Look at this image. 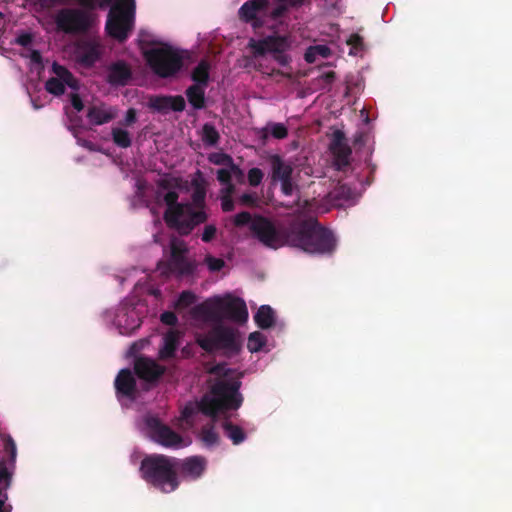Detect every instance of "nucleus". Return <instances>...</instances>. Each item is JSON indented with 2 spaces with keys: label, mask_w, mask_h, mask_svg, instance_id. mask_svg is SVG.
I'll use <instances>...</instances> for the list:
<instances>
[{
  "label": "nucleus",
  "mask_w": 512,
  "mask_h": 512,
  "mask_svg": "<svg viewBox=\"0 0 512 512\" xmlns=\"http://www.w3.org/2000/svg\"><path fill=\"white\" fill-rule=\"evenodd\" d=\"M137 121V111L134 108H129L126 112L122 125L132 126Z\"/></svg>",
  "instance_id": "52"
},
{
  "label": "nucleus",
  "mask_w": 512,
  "mask_h": 512,
  "mask_svg": "<svg viewBox=\"0 0 512 512\" xmlns=\"http://www.w3.org/2000/svg\"><path fill=\"white\" fill-rule=\"evenodd\" d=\"M209 161L215 165H224L229 166L232 169L233 173L237 177L243 176L242 170L236 165L233 161V158L226 153H211L208 157Z\"/></svg>",
  "instance_id": "32"
},
{
  "label": "nucleus",
  "mask_w": 512,
  "mask_h": 512,
  "mask_svg": "<svg viewBox=\"0 0 512 512\" xmlns=\"http://www.w3.org/2000/svg\"><path fill=\"white\" fill-rule=\"evenodd\" d=\"M255 134L263 145L268 141L269 134L275 139H284L288 136V129L283 123L268 122L266 127L256 128Z\"/></svg>",
  "instance_id": "23"
},
{
  "label": "nucleus",
  "mask_w": 512,
  "mask_h": 512,
  "mask_svg": "<svg viewBox=\"0 0 512 512\" xmlns=\"http://www.w3.org/2000/svg\"><path fill=\"white\" fill-rule=\"evenodd\" d=\"M145 424L150 438L157 444L173 449L183 446L182 436L164 424L159 418L148 416L145 419Z\"/></svg>",
  "instance_id": "11"
},
{
  "label": "nucleus",
  "mask_w": 512,
  "mask_h": 512,
  "mask_svg": "<svg viewBox=\"0 0 512 512\" xmlns=\"http://www.w3.org/2000/svg\"><path fill=\"white\" fill-rule=\"evenodd\" d=\"M222 428L225 432V435L232 441L234 445H239L245 441L246 433L240 426L233 424L229 420H225L222 423Z\"/></svg>",
  "instance_id": "31"
},
{
  "label": "nucleus",
  "mask_w": 512,
  "mask_h": 512,
  "mask_svg": "<svg viewBox=\"0 0 512 512\" xmlns=\"http://www.w3.org/2000/svg\"><path fill=\"white\" fill-rule=\"evenodd\" d=\"M179 459L164 454L146 455L140 464L142 479L162 493L174 492L180 485L177 465Z\"/></svg>",
  "instance_id": "4"
},
{
  "label": "nucleus",
  "mask_w": 512,
  "mask_h": 512,
  "mask_svg": "<svg viewBox=\"0 0 512 512\" xmlns=\"http://www.w3.org/2000/svg\"><path fill=\"white\" fill-rule=\"evenodd\" d=\"M148 106L150 109L166 114L170 110L175 112H182L186 107V102L183 96L176 95H160L152 96L149 99Z\"/></svg>",
  "instance_id": "16"
},
{
  "label": "nucleus",
  "mask_w": 512,
  "mask_h": 512,
  "mask_svg": "<svg viewBox=\"0 0 512 512\" xmlns=\"http://www.w3.org/2000/svg\"><path fill=\"white\" fill-rule=\"evenodd\" d=\"M273 8L266 14L273 21H278L285 16L290 9L289 3H273Z\"/></svg>",
  "instance_id": "38"
},
{
  "label": "nucleus",
  "mask_w": 512,
  "mask_h": 512,
  "mask_svg": "<svg viewBox=\"0 0 512 512\" xmlns=\"http://www.w3.org/2000/svg\"><path fill=\"white\" fill-rule=\"evenodd\" d=\"M249 47L253 49L254 54L263 56L267 52H285L290 47V39L287 35H269L260 40L251 39L249 41Z\"/></svg>",
  "instance_id": "12"
},
{
  "label": "nucleus",
  "mask_w": 512,
  "mask_h": 512,
  "mask_svg": "<svg viewBox=\"0 0 512 512\" xmlns=\"http://www.w3.org/2000/svg\"><path fill=\"white\" fill-rule=\"evenodd\" d=\"M30 59L33 63L42 64V55L38 50H32Z\"/></svg>",
  "instance_id": "60"
},
{
  "label": "nucleus",
  "mask_w": 512,
  "mask_h": 512,
  "mask_svg": "<svg viewBox=\"0 0 512 512\" xmlns=\"http://www.w3.org/2000/svg\"><path fill=\"white\" fill-rule=\"evenodd\" d=\"M290 246L311 254H331L336 247L333 233L317 220L300 216L291 218Z\"/></svg>",
  "instance_id": "3"
},
{
  "label": "nucleus",
  "mask_w": 512,
  "mask_h": 512,
  "mask_svg": "<svg viewBox=\"0 0 512 512\" xmlns=\"http://www.w3.org/2000/svg\"><path fill=\"white\" fill-rule=\"evenodd\" d=\"M239 200L243 205L253 206L256 204L257 198L252 193H244L240 196Z\"/></svg>",
  "instance_id": "54"
},
{
  "label": "nucleus",
  "mask_w": 512,
  "mask_h": 512,
  "mask_svg": "<svg viewBox=\"0 0 512 512\" xmlns=\"http://www.w3.org/2000/svg\"><path fill=\"white\" fill-rule=\"evenodd\" d=\"M249 23H251L254 29H259L263 26V21L258 16H256V19H253Z\"/></svg>",
  "instance_id": "61"
},
{
  "label": "nucleus",
  "mask_w": 512,
  "mask_h": 512,
  "mask_svg": "<svg viewBox=\"0 0 512 512\" xmlns=\"http://www.w3.org/2000/svg\"><path fill=\"white\" fill-rule=\"evenodd\" d=\"M158 187L167 190L163 196L166 204L163 218L169 228L182 236H187L196 226L207 221L208 215L205 211H194L192 204L178 202L179 194L172 189L174 187L172 180L161 179Z\"/></svg>",
  "instance_id": "2"
},
{
  "label": "nucleus",
  "mask_w": 512,
  "mask_h": 512,
  "mask_svg": "<svg viewBox=\"0 0 512 512\" xmlns=\"http://www.w3.org/2000/svg\"><path fill=\"white\" fill-rule=\"evenodd\" d=\"M144 57L151 70L161 78L176 75L183 67V57L169 45L148 49Z\"/></svg>",
  "instance_id": "10"
},
{
  "label": "nucleus",
  "mask_w": 512,
  "mask_h": 512,
  "mask_svg": "<svg viewBox=\"0 0 512 512\" xmlns=\"http://www.w3.org/2000/svg\"><path fill=\"white\" fill-rule=\"evenodd\" d=\"M216 233H217V228L215 225H212V224L206 225L204 227L201 239L203 242L209 243L215 238Z\"/></svg>",
  "instance_id": "45"
},
{
  "label": "nucleus",
  "mask_w": 512,
  "mask_h": 512,
  "mask_svg": "<svg viewBox=\"0 0 512 512\" xmlns=\"http://www.w3.org/2000/svg\"><path fill=\"white\" fill-rule=\"evenodd\" d=\"M111 136L114 144L120 148H128L132 144V138L130 133L122 128H112Z\"/></svg>",
  "instance_id": "35"
},
{
  "label": "nucleus",
  "mask_w": 512,
  "mask_h": 512,
  "mask_svg": "<svg viewBox=\"0 0 512 512\" xmlns=\"http://www.w3.org/2000/svg\"><path fill=\"white\" fill-rule=\"evenodd\" d=\"M160 320L163 324L169 326H175L178 322V318L174 312L165 311L161 314Z\"/></svg>",
  "instance_id": "49"
},
{
  "label": "nucleus",
  "mask_w": 512,
  "mask_h": 512,
  "mask_svg": "<svg viewBox=\"0 0 512 512\" xmlns=\"http://www.w3.org/2000/svg\"><path fill=\"white\" fill-rule=\"evenodd\" d=\"M76 51L79 62L85 66L94 65L100 58V45L93 40L80 42Z\"/></svg>",
  "instance_id": "20"
},
{
  "label": "nucleus",
  "mask_w": 512,
  "mask_h": 512,
  "mask_svg": "<svg viewBox=\"0 0 512 512\" xmlns=\"http://www.w3.org/2000/svg\"><path fill=\"white\" fill-rule=\"evenodd\" d=\"M305 1L306 0H290L289 6H290V8L301 7L302 5H304Z\"/></svg>",
  "instance_id": "62"
},
{
  "label": "nucleus",
  "mask_w": 512,
  "mask_h": 512,
  "mask_svg": "<svg viewBox=\"0 0 512 512\" xmlns=\"http://www.w3.org/2000/svg\"><path fill=\"white\" fill-rule=\"evenodd\" d=\"M10 445H11L12 456L15 457L16 447H15V444H14V442L12 440L10 441Z\"/></svg>",
  "instance_id": "64"
},
{
  "label": "nucleus",
  "mask_w": 512,
  "mask_h": 512,
  "mask_svg": "<svg viewBox=\"0 0 512 512\" xmlns=\"http://www.w3.org/2000/svg\"><path fill=\"white\" fill-rule=\"evenodd\" d=\"M346 43L351 47V55H356L357 53L363 51L364 49L363 37L360 36L358 33L351 34L347 39Z\"/></svg>",
  "instance_id": "39"
},
{
  "label": "nucleus",
  "mask_w": 512,
  "mask_h": 512,
  "mask_svg": "<svg viewBox=\"0 0 512 512\" xmlns=\"http://www.w3.org/2000/svg\"><path fill=\"white\" fill-rule=\"evenodd\" d=\"M205 263L207 264L209 270L212 272L220 271L225 265V262L223 259L216 258L211 255H207L205 257Z\"/></svg>",
  "instance_id": "42"
},
{
  "label": "nucleus",
  "mask_w": 512,
  "mask_h": 512,
  "mask_svg": "<svg viewBox=\"0 0 512 512\" xmlns=\"http://www.w3.org/2000/svg\"><path fill=\"white\" fill-rule=\"evenodd\" d=\"M11 474L4 463H0V485L4 483V489H7L10 485Z\"/></svg>",
  "instance_id": "50"
},
{
  "label": "nucleus",
  "mask_w": 512,
  "mask_h": 512,
  "mask_svg": "<svg viewBox=\"0 0 512 512\" xmlns=\"http://www.w3.org/2000/svg\"><path fill=\"white\" fill-rule=\"evenodd\" d=\"M192 315L195 318L216 323L224 319L242 323L248 318V310L243 299L226 294L223 297L209 298L196 305L192 309Z\"/></svg>",
  "instance_id": "5"
},
{
  "label": "nucleus",
  "mask_w": 512,
  "mask_h": 512,
  "mask_svg": "<svg viewBox=\"0 0 512 512\" xmlns=\"http://www.w3.org/2000/svg\"><path fill=\"white\" fill-rule=\"evenodd\" d=\"M135 0H117L110 7L105 30L113 39L124 42L134 28Z\"/></svg>",
  "instance_id": "8"
},
{
  "label": "nucleus",
  "mask_w": 512,
  "mask_h": 512,
  "mask_svg": "<svg viewBox=\"0 0 512 512\" xmlns=\"http://www.w3.org/2000/svg\"><path fill=\"white\" fill-rule=\"evenodd\" d=\"M221 208L224 212H230L234 209V201L229 195H221Z\"/></svg>",
  "instance_id": "53"
},
{
  "label": "nucleus",
  "mask_w": 512,
  "mask_h": 512,
  "mask_svg": "<svg viewBox=\"0 0 512 512\" xmlns=\"http://www.w3.org/2000/svg\"><path fill=\"white\" fill-rule=\"evenodd\" d=\"M263 177L264 174L259 168H251L248 171V182L253 187L258 186L262 182Z\"/></svg>",
  "instance_id": "43"
},
{
  "label": "nucleus",
  "mask_w": 512,
  "mask_h": 512,
  "mask_svg": "<svg viewBox=\"0 0 512 512\" xmlns=\"http://www.w3.org/2000/svg\"><path fill=\"white\" fill-rule=\"evenodd\" d=\"M132 77L130 66L124 61L112 63L108 68L107 81L114 86H124Z\"/></svg>",
  "instance_id": "21"
},
{
  "label": "nucleus",
  "mask_w": 512,
  "mask_h": 512,
  "mask_svg": "<svg viewBox=\"0 0 512 512\" xmlns=\"http://www.w3.org/2000/svg\"><path fill=\"white\" fill-rule=\"evenodd\" d=\"M72 107L77 111L81 112L84 109V103L78 93H71L69 95Z\"/></svg>",
  "instance_id": "51"
},
{
  "label": "nucleus",
  "mask_w": 512,
  "mask_h": 512,
  "mask_svg": "<svg viewBox=\"0 0 512 512\" xmlns=\"http://www.w3.org/2000/svg\"><path fill=\"white\" fill-rule=\"evenodd\" d=\"M134 371L138 378L148 383H156L164 375L166 368L149 357L138 356L134 360Z\"/></svg>",
  "instance_id": "14"
},
{
  "label": "nucleus",
  "mask_w": 512,
  "mask_h": 512,
  "mask_svg": "<svg viewBox=\"0 0 512 512\" xmlns=\"http://www.w3.org/2000/svg\"><path fill=\"white\" fill-rule=\"evenodd\" d=\"M330 150L333 155L335 168L339 171H344L350 165L352 150L347 143L345 133L343 131H334Z\"/></svg>",
  "instance_id": "13"
},
{
  "label": "nucleus",
  "mask_w": 512,
  "mask_h": 512,
  "mask_svg": "<svg viewBox=\"0 0 512 512\" xmlns=\"http://www.w3.org/2000/svg\"><path fill=\"white\" fill-rule=\"evenodd\" d=\"M266 344V337L259 331L252 332L248 337L247 348L250 352H259Z\"/></svg>",
  "instance_id": "36"
},
{
  "label": "nucleus",
  "mask_w": 512,
  "mask_h": 512,
  "mask_svg": "<svg viewBox=\"0 0 512 512\" xmlns=\"http://www.w3.org/2000/svg\"><path fill=\"white\" fill-rule=\"evenodd\" d=\"M117 398L135 399L137 393L136 379L130 369H121L114 381Z\"/></svg>",
  "instance_id": "17"
},
{
  "label": "nucleus",
  "mask_w": 512,
  "mask_h": 512,
  "mask_svg": "<svg viewBox=\"0 0 512 512\" xmlns=\"http://www.w3.org/2000/svg\"><path fill=\"white\" fill-rule=\"evenodd\" d=\"M200 137L202 142L209 147L216 146L220 140V134L212 123H205L202 126Z\"/></svg>",
  "instance_id": "34"
},
{
  "label": "nucleus",
  "mask_w": 512,
  "mask_h": 512,
  "mask_svg": "<svg viewBox=\"0 0 512 512\" xmlns=\"http://www.w3.org/2000/svg\"><path fill=\"white\" fill-rule=\"evenodd\" d=\"M199 438L206 447L217 446L220 442L219 434L216 432L213 423L202 426Z\"/></svg>",
  "instance_id": "33"
},
{
  "label": "nucleus",
  "mask_w": 512,
  "mask_h": 512,
  "mask_svg": "<svg viewBox=\"0 0 512 512\" xmlns=\"http://www.w3.org/2000/svg\"><path fill=\"white\" fill-rule=\"evenodd\" d=\"M84 9L62 8L55 16V24L59 31L66 34L86 33L93 26L95 8H106L112 0H77Z\"/></svg>",
  "instance_id": "6"
},
{
  "label": "nucleus",
  "mask_w": 512,
  "mask_h": 512,
  "mask_svg": "<svg viewBox=\"0 0 512 512\" xmlns=\"http://www.w3.org/2000/svg\"><path fill=\"white\" fill-rule=\"evenodd\" d=\"M193 191L191 194L192 208L194 211H205L206 207V188L204 184L198 180L192 181Z\"/></svg>",
  "instance_id": "25"
},
{
  "label": "nucleus",
  "mask_w": 512,
  "mask_h": 512,
  "mask_svg": "<svg viewBox=\"0 0 512 512\" xmlns=\"http://www.w3.org/2000/svg\"><path fill=\"white\" fill-rule=\"evenodd\" d=\"M196 301V296L191 291H183L180 293L177 301H176V308L178 309H185L190 307L192 304H194Z\"/></svg>",
  "instance_id": "40"
},
{
  "label": "nucleus",
  "mask_w": 512,
  "mask_h": 512,
  "mask_svg": "<svg viewBox=\"0 0 512 512\" xmlns=\"http://www.w3.org/2000/svg\"><path fill=\"white\" fill-rule=\"evenodd\" d=\"M320 78L326 83V84H332V82L335 80L336 78V74L334 71H327L325 73H323Z\"/></svg>",
  "instance_id": "59"
},
{
  "label": "nucleus",
  "mask_w": 512,
  "mask_h": 512,
  "mask_svg": "<svg viewBox=\"0 0 512 512\" xmlns=\"http://www.w3.org/2000/svg\"><path fill=\"white\" fill-rule=\"evenodd\" d=\"M273 57H274L275 61H277L282 66L288 65L291 60L290 57L285 54V52L273 53Z\"/></svg>",
  "instance_id": "55"
},
{
  "label": "nucleus",
  "mask_w": 512,
  "mask_h": 512,
  "mask_svg": "<svg viewBox=\"0 0 512 512\" xmlns=\"http://www.w3.org/2000/svg\"><path fill=\"white\" fill-rule=\"evenodd\" d=\"M281 183V192L285 196H291L294 190L297 188V185L293 182L292 177L290 179H286L280 181Z\"/></svg>",
  "instance_id": "46"
},
{
  "label": "nucleus",
  "mask_w": 512,
  "mask_h": 512,
  "mask_svg": "<svg viewBox=\"0 0 512 512\" xmlns=\"http://www.w3.org/2000/svg\"><path fill=\"white\" fill-rule=\"evenodd\" d=\"M210 64L207 60L202 59L198 65L193 69L191 79L202 87H207L210 79Z\"/></svg>",
  "instance_id": "30"
},
{
  "label": "nucleus",
  "mask_w": 512,
  "mask_h": 512,
  "mask_svg": "<svg viewBox=\"0 0 512 512\" xmlns=\"http://www.w3.org/2000/svg\"><path fill=\"white\" fill-rule=\"evenodd\" d=\"M318 55L316 53V51L314 50V46H311L309 47L305 54H304V59L307 63H314L317 59Z\"/></svg>",
  "instance_id": "56"
},
{
  "label": "nucleus",
  "mask_w": 512,
  "mask_h": 512,
  "mask_svg": "<svg viewBox=\"0 0 512 512\" xmlns=\"http://www.w3.org/2000/svg\"><path fill=\"white\" fill-rule=\"evenodd\" d=\"M32 42H33V35L29 32H23V33L19 34L15 39V43L22 47H28L32 44Z\"/></svg>",
  "instance_id": "47"
},
{
  "label": "nucleus",
  "mask_w": 512,
  "mask_h": 512,
  "mask_svg": "<svg viewBox=\"0 0 512 512\" xmlns=\"http://www.w3.org/2000/svg\"><path fill=\"white\" fill-rule=\"evenodd\" d=\"M178 342V333L169 331L163 338V346L159 350V357L163 360L173 358L178 348Z\"/></svg>",
  "instance_id": "24"
},
{
  "label": "nucleus",
  "mask_w": 512,
  "mask_h": 512,
  "mask_svg": "<svg viewBox=\"0 0 512 512\" xmlns=\"http://www.w3.org/2000/svg\"><path fill=\"white\" fill-rule=\"evenodd\" d=\"M52 72L55 74L54 78L60 79L64 84L73 90L79 89V81L74 75L63 65L56 62L52 65Z\"/></svg>",
  "instance_id": "28"
},
{
  "label": "nucleus",
  "mask_w": 512,
  "mask_h": 512,
  "mask_svg": "<svg viewBox=\"0 0 512 512\" xmlns=\"http://www.w3.org/2000/svg\"><path fill=\"white\" fill-rule=\"evenodd\" d=\"M270 0H248L239 9V17L244 22L256 19L259 13L267 14Z\"/></svg>",
  "instance_id": "22"
},
{
  "label": "nucleus",
  "mask_w": 512,
  "mask_h": 512,
  "mask_svg": "<svg viewBox=\"0 0 512 512\" xmlns=\"http://www.w3.org/2000/svg\"><path fill=\"white\" fill-rule=\"evenodd\" d=\"M11 506L6 505V501L0 500V512H10Z\"/></svg>",
  "instance_id": "63"
},
{
  "label": "nucleus",
  "mask_w": 512,
  "mask_h": 512,
  "mask_svg": "<svg viewBox=\"0 0 512 512\" xmlns=\"http://www.w3.org/2000/svg\"><path fill=\"white\" fill-rule=\"evenodd\" d=\"M65 86L60 79L51 77L45 83V89L48 93L54 96H61L65 92Z\"/></svg>",
  "instance_id": "37"
},
{
  "label": "nucleus",
  "mask_w": 512,
  "mask_h": 512,
  "mask_svg": "<svg viewBox=\"0 0 512 512\" xmlns=\"http://www.w3.org/2000/svg\"><path fill=\"white\" fill-rule=\"evenodd\" d=\"M271 168V181L276 183L292 177L294 168L291 162L285 161L280 155L272 154L268 157Z\"/></svg>",
  "instance_id": "19"
},
{
  "label": "nucleus",
  "mask_w": 512,
  "mask_h": 512,
  "mask_svg": "<svg viewBox=\"0 0 512 512\" xmlns=\"http://www.w3.org/2000/svg\"><path fill=\"white\" fill-rule=\"evenodd\" d=\"M223 188L221 189V195H229L232 197V194L235 192V185L232 182L223 184Z\"/></svg>",
  "instance_id": "58"
},
{
  "label": "nucleus",
  "mask_w": 512,
  "mask_h": 512,
  "mask_svg": "<svg viewBox=\"0 0 512 512\" xmlns=\"http://www.w3.org/2000/svg\"><path fill=\"white\" fill-rule=\"evenodd\" d=\"M253 221V218L251 214L247 211L240 212L235 215L234 217V224L237 227H243L245 225L251 226V222Z\"/></svg>",
  "instance_id": "44"
},
{
  "label": "nucleus",
  "mask_w": 512,
  "mask_h": 512,
  "mask_svg": "<svg viewBox=\"0 0 512 512\" xmlns=\"http://www.w3.org/2000/svg\"><path fill=\"white\" fill-rule=\"evenodd\" d=\"M314 50L318 56L323 58H327L330 55V49L325 45H316L314 46Z\"/></svg>",
  "instance_id": "57"
},
{
  "label": "nucleus",
  "mask_w": 512,
  "mask_h": 512,
  "mask_svg": "<svg viewBox=\"0 0 512 512\" xmlns=\"http://www.w3.org/2000/svg\"><path fill=\"white\" fill-rule=\"evenodd\" d=\"M291 219L275 224L270 219L257 215L251 222L250 231L263 245L277 249L289 245L291 238Z\"/></svg>",
  "instance_id": "9"
},
{
  "label": "nucleus",
  "mask_w": 512,
  "mask_h": 512,
  "mask_svg": "<svg viewBox=\"0 0 512 512\" xmlns=\"http://www.w3.org/2000/svg\"><path fill=\"white\" fill-rule=\"evenodd\" d=\"M206 466L207 461L204 457L191 456L184 460L179 459L177 472L179 471L180 475L185 479L197 480L203 475Z\"/></svg>",
  "instance_id": "18"
},
{
  "label": "nucleus",
  "mask_w": 512,
  "mask_h": 512,
  "mask_svg": "<svg viewBox=\"0 0 512 512\" xmlns=\"http://www.w3.org/2000/svg\"><path fill=\"white\" fill-rule=\"evenodd\" d=\"M187 253V247L184 242L173 240L171 242V255L170 260L176 259L179 257H184Z\"/></svg>",
  "instance_id": "41"
},
{
  "label": "nucleus",
  "mask_w": 512,
  "mask_h": 512,
  "mask_svg": "<svg viewBox=\"0 0 512 512\" xmlns=\"http://www.w3.org/2000/svg\"><path fill=\"white\" fill-rule=\"evenodd\" d=\"M170 269L180 276H190L195 272L196 265L189 261L186 256L169 261Z\"/></svg>",
  "instance_id": "29"
},
{
  "label": "nucleus",
  "mask_w": 512,
  "mask_h": 512,
  "mask_svg": "<svg viewBox=\"0 0 512 512\" xmlns=\"http://www.w3.org/2000/svg\"><path fill=\"white\" fill-rule=\"evenodd\" d=\"M118 115V109L106 103H94L87 107L86 117L91 125L100 126L114 120Z\"/></svg>",
  "instance_id": "15"
},
{
  "label": "nucleus",
  "mask_w": 512,
  "mask_h": 512,
  "mask_svg": "<svg viewBox=\"0 0 512 512\" xmlns=\"http://www.w3.org/2000/svg\"><path fill=\"white\" fill-rule=\"evenodd\" d=\"M210 372L217 378L211 384L209 392L202 396L198 407L204 415L215 422L220 414L241 407L244 400L240 393L242 375L232 377L233 370L227 368L225 364L215 365Z\"/></svg>",
  "instance_id": "1"
},
{
  "label": "nucleus",
  "mask_w": 512,
  "mask_h": 512,
  "mask_svg": "<svg viewBox=\"0 0 512 512\" xmlns=\"http://www.w3.org/2000/svg\"><path fill=\"white\" fill-rule=\"evenodd\" d=\"M198 345L208 353L220 351L225 357H233L241 350V340L236 329L217 323L206 334L197 338Z\"/></svg>",
  "instance_id": "7"
},
{
  "label": "nucleus",
  "mask_w": 512,
  "mask_h": 512,
  "mask_svg": "<svg viewBox=\"0 0 512 512\" xmlns=\"http://www.w3.org/2000/svg\"><path fill=\"white\" fill-rule=\"evenodd\" d=\"M257 326L261 329L271 328L275 324V311L269 305H262L254 315Z\"/></svg>",
  "instance_id": "26"
},
{
  "label": "nucleus",
  "mask_w": 512,
  "mask_h": 512,
  "mask_svg": "<svg viewBox=\"0 0 512 512\" xmlns=\"http://www.w3.org/2000/svg\"><path fill=\"white\" fill-rule=\"evenodd\" d=\"M185 94L188 102L194 109L201 110L205 107V87L193 84L187 88Z\"/></svg>",
  "instance_id": "27"
},
{
  "label": "nucleus",
  "mask_w": 512,
  "mask_h": 512,
  "mask_svg": "<svg viewBox=\"0 0 512 512\" xmlns=\"http://www.w3.org/2000/svg\"><path fill=\"white\" fill-rule=\"evenodd\" d=\"M232 174H234V173L231 168L230 169H225V168L219 169L217 171V180L222 185L232 182Z\"/></svg>",
  "instance_id": "48"
}]
</instances>
